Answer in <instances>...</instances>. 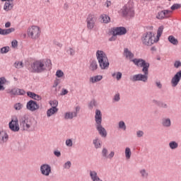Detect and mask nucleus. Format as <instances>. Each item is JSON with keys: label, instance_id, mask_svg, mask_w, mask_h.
<instances>
[{"label": "nucleus", "instance_id": "12", "mask_svg": "<svg viewBox=\"0 0 181 181\" xmlns=\"http://www.w3.org/2000/svg\"><path fill=\"white\" fill-rule=\"evenodd\" d=\"M40 172L43 176H49L52 173V167L49 164H43L40 166Z\"/></svg>", "mask_w": 181, "mask_h": 181}, {"label": "nucleus", "instance_id": "28", "mask_svg": "<svg viewBox=\"0 0 181 181\" xmlns=\"http://www.w3.org/2000/svg\"><path fill=\"white\" fill-rule=\"evenodd\" d=\"M97 69H98V64H97V61H92L89 66V70H90V71H95Z\"/></svg>", "mask_w": 181, "mask_h": 181}, {"label": "nucleus", "instance_id": "25", "mask_svg": "<svg viewBox=\"0 0 181 181\" xmlns=\"http://www.w3.org/2000/svg\"><path fill=\"white\" fill-rule=\"evenodd\" d=\"M100 21L102 23H110L111 18L107 14H102L100 16Z\"/></svg>", "mask_w": 181, "mask_h": 181}, {"label": "nucleus", "instance_id": "62", "mask_svg": "<svg viewBox=\"0 0 181 181\" xmlns=\"http://www.w3.org/2000/svg\"><path fill=\"white\" fill-rule=\"evenodd\" d=\"M57 86H59V81H55L54 82L53 88H54L57 87Z\"/></svg>", "mask_w": 181, "mask_h": 181}, {"label": "nucleus", "instance_id": "54", "mask_svg": "<svg viewBox=\"0 0 181 181\" xmlns=\"http://www.w3.org/2000/svg\"><path fill=\"white\" fill-rule=\"evenodd\" d=\"M113 100H114V101H116V102L119 101V100H120L119 93H117V94L115 95Z\"/></svg>", "mask_w": 181, "mask_h": 181}, {"label": "nucleus", "instance_id": "38", "mask_svg": "<svg viewBox=\"0 0 181 181\" xmlns=\"http://www.w3.org/2000/svg\"><path fill=\"white\" fill-rule=\"evenodd\" d=\"M14 67H16V69H22V67H23V62H16L14 63Z\"/></svg>", "mask_w": 181, "mask_h": 181}, {"label": "nucleus", "instance_id": "19", "mask_svg": "<svg viewBox=\"0 0 181 181\" xmlns=\"http://www.w3.org/2000/svg\"><path fill=\"white\" fill-rule=\"evenodd\" d=\"M96 129L98 131L100 135L103 136V138L107 136V130H105V128H104L101 124H96Z\"/></svg>", "mask_w": 181, "mask_h": 181}, {"label": "nucleus", "instance_id": "31", "mask_svg": "<svg viewBox=\"0 0 181 181\" xmlns=\"http://www.w3.org/2000/svg\"><path fill=\"white\" fill-rule=\"evenodd\" d=\"M168 40V42H170V43H171L172 45H174L175 46H176L179 43V41L177 40V39H176L173 35H170Z\"/></svg>", "mask_w": 181, "mask_h": 181}, {"label": "nucleus", "instance_id": "8", "mask_svg": "<svg viewBox=\"0 0 181 181\" xmlns=\"http://www.w3.org/2000/svg\"><path fill=\"white\" fill-rule=\"evenodd\" d=\"M8 128L13 132H18L21 128L19 127V119L17 117L12 119L11 121L8 123Z\"/></svg>", "mask_w": 181, "mask_h": 181}, {"label": "nucleus", "instance_id": "46", "mask_svg": "<svg viewBox=\"0 0 181 181\" xmlns=\"http://www.w3.org/2000/svg\"><path fill=\"white\" fill-rule=\"evenodd\" d=\"M179 8H181V5L179 4H175L171 6L172 11H175V9H179Z\"/></svg>", "mask_w": 181, "mask_h": 181}, {"label": "nucleus", "instance_id": "53", "mask_svg": "<svg viewBox=\"0 0 181 181\" xmlns=\"http://www.w3.org/2000/svg\"><path fill=\"white\" fill-rule=\"evenodd\" d=\"M115 155V153L114 151H111L109 155H107V159H112L114 158V156Z\"/></svg>", "mask_w": 181, "mask_h": 181}, {"label": "nucleus", "instance_id": "37", "mask_svg": "<svg viewBox=\"0 0 181 181\" xmlns=\"http://www.w3.org/2000/svg\"><path fill=\"white\" fill-rule=\"evenodd\" d=\"M169 146L170 149H177V148L179 146V144L176 141H170L169 143Z\"/></svg>", "mask_w": 181, "mask_h": 181}, {"label": "nucleus", "instance_id": "29", "mask_svg": "<svg viewBox=\"0 0 181 181\" xmlns=\"http://www.w3.org/2000/svg\"><path fill=\"white\" fill-rule=\"evenodd\" d=\"M162 125L163 127H165V128H169L170 125H172V122H170V118H164L162 120Z\"/></svg>", "mask_w": 181, "mask_h": 181}, {"label": "nucleus", "instance_id": "26", "mask_svg": "<svg viewBox=\"0 0 181 181\" xmlns=\"http://www.w3.org/2000/svg\"><path fill=\"white\" fill-rule=\"evenodd\" d=\"M90 176L93 181H103V180L98 177L97 172L95 171H90Z\"/></svg>", "mask_w": 181, "mask_h": 181}, {"label": "nucleus", "instance_id": "27", "mask_svg": "<svg viewBox=\"0 0 181 181\" xmlns=\"http://www.w3.org/2000/svg\"><path fill=\"white\" fill-rule=\"evenodd\" d=\"M59 111V109L51 107L47 111V117L49 118V117H52V115H54Z\"/></svg>", "mask_w": 181, "mask_h": 181}, {"label": "nucleus", "instance_id": "14", "mask_svg": "<svg viewBox=\"0 0 181 181\" xmlns=\"http://www.w3.org/2000/svg\"><path fill=\"white\" fill-rule=\"evenodd\" d=\"M1 2H5L4 9L6 12L11 11L13 8V0H0Z\"/></svg>", "mask_w": 181, "mask_h": 181}, {"label": "nucleus", "instance_id": "40", "mask_svg": "<svg viewBox=\"0 0 181 181\" xmlns=\"http://www.w3.org/2000/svg\"><path fill=\"white\" fill-rule=\"evenodd\" d=\"M49 104L52 108H57V105H59V102L57 100H52L49 102Z\"/></svg>", "mask_w": 181, "mask_h": 181}, {"label": "nucleus", "instance_id": "52", "mask_svg": "<svg viewBox=\"0 0 181 181\" xmlns=\"http://www.w3.org/2000/svg\"><path fill=\"white\" fill-rule=\"evenodd\" d=\"M112 36L109 38L110 42H114V40H117V35L114 34V33H112Z\"/></svg>", "mask_w": 181, "mask_h": 181}, {"label": "nucleus", "instance_id": "64", "mask_svg": "<svg viewBox=\"0 0 181 181\" xmlns=\"http://www.w3.org/2000/svg\"><path fill=\"white\" fill-rule=\"evenodd\" d=\"M80 111V107L79 106H77L76 107V112H76V117H77V114L78 112Z\"/></svg>", "mask_w": 181, "mask_h": 181}, {"label": "nucleus", "instance_id": "48", "mask_svg": "<svg viewBox=\"0 0 181 181\" xmlns=\"http://www.w3.org/2000/svg\"><path fill=\"white\" fill-rule=\"evenodd\" d=\"M71 167V162L70 161H67L64 165V169H70Z\"/></svg>", "mask_w": 181, "mask_h": 181}, {"label": "nucleus", "instance_id": "18", "mask_svg": "<svg viewBox=\"0 0 181 181\" xmlns=\"http://www.w3.org/2000/svg\"><path fill=\"white\" fill-rule=\"evenodd\" d=\"M26 121L30 127V129H33L36 127V124H37V122L33 117H26Z\"/></svg>", "mask_w": 181, "mask_h": 181}, {"label": "nucleus", "instance_id": "24", "mask_svg": "<svg viewBox=\"0 0 181 181\" xmlns=\"http://www.w3.org/2000/svg\"><path fill=\"white\" fill-rule=\"evenodd\" d=\"M77 117V112H67L65 113V119H73L74 117Z\"/></svg>", "mask_w": 181, "mask_h": 181}, {"label": "nucleus", "instance_id": "47", "mask_svg": "<svg viewBox=\"0 0 181 181\" xmlns=\"http://www.w3.org/2000/svg\"><path fill=\"white\" fill-rule=\"evenodd\" d=\"M66 146L71 147L73 146V140L69 139L66 140Z\"/></svg>", "mask_w": 181, "mask_h": 181}, {"label": "nucleus", "instance_id": "39", "mask_svg": "<svg viewBox=\"0 0 181 181\" xmlns=\"http://www.w3.org/2000/svg\"><path fill=\"white\" fill-rule=\"evenodd\" d=\"M102 156H103V158H104V159H107L108 156V150L107 148H103Z\"/></svg>", "mask_w": 181, "mask_h": 181}, {"label": "nucleus", "instance_id": "4", "mask_svg": "<svg viewBox=\"0 0 181 181\" xmlns=\"http://www.w3.org/2000/svg\"><path fill=\"white\" fill-rule=\"evenodd\" d=\"M124 54L126 57V59H128L129 60H130V62H132V63H134V66H136V64L139 63V64H141V63H144V62H146L145 59H138V58H135L134 59V54L132 53L131 51H129L128 49H124Z\"/></svg>", "mask_w": 181, "mask_h": 181}, {"label": "nucleus", "instance_id": "23", "mask_svg": "<svg viewBox=\"0 0 181 181\" xmlns=\"http://www.w3.org/2000/svg\"><path fill=\"white\" fill-rule=\"evenodd\" d=\"M103 80V75H97L95 76H92L90 78L89 81L94 84L95 83H98V81H101Z\"/></svg>", "mask_w": 181, "mask_h": 181}, {"label": "nucleus", "instance_id": "6", "mask_svg": "<svg viewBox=\"0 0 181 181\" xmlns=\"http://www.w3.org/2000/svg\"><path fill=\"white\" fill-rule=\"evenodd\" d=\"M95 22H97L95 14L89 13L86 18V26L88 30H93L95 28Z\"/></svg>", "mask_w": 181, "mask_h": 181}, {"label": "nucleus", "instance_id": "55", "mask_svg": "<svg viewBox=\"0 0 181 181\" xmlns=\"http://www.w3.org/2000/svg\"><path fill=\"white\" fill-rule=\"evenodd\" d=\"M54 155L55 156H57V158H60V156H62V153H60V151H54Z\"/></svg>", "mask_w": 181, "mask_h": 181}, {"label": "nucleus", "instance_id": "3", "mask_svg": "<svg viewBox=\"0 0 181 181\" xmlns=\"http://www.w3.org/2000/svg\"><path fill=\"white\" fill-rule=\"evenodd\" d=\"M141 42L145 46H152L156 42V40H153L152 32H148L142 35Z\"/></svg>", "mask_w": 181, "mask_h": 181}, {"label": "nucleus", "instance_id": "1", "mask_svg": "<svg viewBox=\"0 0 181 181\" xmlns=\"http://www.w3.org/2000/svg\"><path fill=\"white\" fill-rule=\"evenodd\" d=\"M136 64V67L142 68L141 71L142 73H144V74H135L130 78V80L132 81H142L143 83H146V81H148V76H149V66H151V64H149V62H147L146 61H144L141 64L137 63Z\"/></svg>", "mask_w": 181, "mask_h": 181}, {"label": "nucleus", "instance_id": "22", "mask_svg": "<svg viewBox=\"0 0 181 181\" xmlns=\"http://www.w3.org/2000/svg\"><path fill=\"white\" fill-rule=\"evenodd\" d=\"M12 32H15V28H8V29L0 28V35H1L2 36H6L7 35L12 33Z\"/></svg>", "mask_w": 181, "mask_h": 181}, {"label": "nucleus", "instance_id": "17", "mask_svg": "<svg viewBox=\"0 0 181 181\" xmlns=\"http://www.w3.org/2000/svg\"><path fill=\"white\" fill-rule=\"evenodd\" d=\"M20 126L23 127V131H30V127L26 121V117H23L21 118Z\"/></svg>", "mask_w": 181, "mask_h": 181}, {"label": "nucleus", "instance_id": "43", "mask_svg": "<svg viewBox=\"0 0 181 181\" xmlns=\"http://www.w3.org/2000/svg\"><path fill=\"white\" fill-rule=\"evenodd\" d=\"M56 76L57 77H58L59 78H60L61 77H63L64 76V73L62 72V70H58L56 72Z\"/></svg>", "mask_w": 181, "mask_h": 181}, {"label": "nucleus", "instance_id": "9", "mask_svg": "<svg viewBox=\"0 0 181 181\" xmlns=\"http://www.w3.org/2000/svg\"><path fill=\"white\" fill-rule=\"evenodd\" d=\"M122 13L124 16H134L135 15V11L134 8L129 5H126L122 8Z\"/></svg>", "mask_w": 181, "mask_h": 181}, {"label": "nucleus", "instance_id": "56", "mask_svg": "<svg viewBox=\"0 0 181 181\" xmlns=\"http://www.w3.org/2000/svg\"><path fill=\"white\" fill-rule=\"evenodd\" d=\"M136 136H138V138H141V136H144V132L138 131L136 132Z\"/></svg>", "mask_w": 181, "mask_h": 181}, {"label": "nucleus", "instance_id": "45", "mask_svg": "<svg viewBox=\"0 0 181 181\" xmlns=\"http://www.w3.org/2000/svg\"><path fill=\"white\" fill-rule=\"evenodd\" d=\"M158 107L160 108H168V104L163 102H160L158 103Z\"/></svg>", "mask_w": 181, "mask_h": 181}, {"label": "nucleus", "instance_id": "5", "mask_svg": "<svg viewBox=\"0 0 181 181\" xmlns=\"http://www.w3.org/2000/svg\"><path fill=\"white\" fill-rule=\"evenodd\" d=\"M28 35L30 39L36 40L40 36V28L36 25L31 26L28 29Z\"/></svg>", "mask_w": 181, "mask_h": 181}, {"label": "nucleus", "instance_id": "20", "mask_svg": "<svg viewBox=\"0 0 181 181\" xmlns=\"http://www.w3.org/2000/svg\"><path fill=\"white\" fill-rule=\"evenodd\" d=\"M10 94L11 95H23L25 90L23 89L13 88L10 90Z\"/></svg>", "mask_w": 181, "mask_h": 181}, {"label": "nucleus", "instance_id": "32", "mask_svg": "<svg viewBox=\"0 0 181 181\" xmlns=\"http://www.w3.org/2000/svg\"><path fill=\"white\" fill-rule=\"evenodd\" d=\"M166 18L168 17L166 16L164 10L159 11L156 16V18L159 19L160 21H162V19H166Z\"/></svg>", "mask_w": 181, "mask_h": 181}, {"label": "nucleus", "instance_id": "57", "mask_svg": "<svg viewBox=\"0 0 181 181\" xmlns=\"http://www.w3.org/2000/svg\"><path fill=\"white\" fill-rule=\"evenodd\" d=\"M6 83V78L4 77L0 78V84L2 86V84H5Z\"/></svg>", "mask_w": 181, "mask_h": 181}, {"label": "nucleus", "instance_id": "63", "mask_svg": "<svg viewBox=\"0 0 181 181\" xmlns=\"http://www.w3.org/2000/svg\"><path fill=\"white\" fill-rule=\"evenodd\" d=\"M5 28H11V22L6 23Z\"/></svg>", "mask_w": 181, "mask_h": 181}, {"label": "nucleus", "instance_id": "51", "mask_svg": "<svg viewBox=\"0 0 181 181\" xmlns=\"http://www.w3.org/2000/svg\"><path fill=\"white\" fill-rule=\"evenodd\" d=\"M11 46L12 47H13V49H15L16 47H18V40H13L11 42Z\"/></svg>", "mask_w": 181, "mask_h": 181}, {"label": "nucleus", "instance_id": "33", "mask_svg": "<svg viewBox=\"0 0 181 181\" xmlns=\"http://www.w3.org/2000/svg\"><path fill=\"white\" fill-rule=\"evenodd\" d=\"M112 76L113 77V78H116V80H117V81H119V80H121V78H122V73L121 72H113L112 74Z\"/></svg>", "mask_w": 181, "mask_h": 181}, {"label": "nucleus", "instance_id": "10", "mask_svg": "<svg viewBox=\"0 0 181 181\" xmlns=\"http://www.w3.org/2000/svg\"><path fill=\"white\" fill-rule=\"evenodd\" d=\"M26 108L28 110V111H31V112H35V111H37L39 108H40V106L36 103L35 100H29L27 103Z\"/></svg>", "mask_w": 181, "mask_h": 181}, {"label": "nucleus", "instance_id": "42", "mask_svg": "<svg viewBox=\"0 0 181 181\" xmlns=\"http://www.w3.org/2000/svg\"><path fill=\"white\" fill-rule=\"evenodd\" d=\"M119 128H120V129H124V131H125V129H127V126H125V122L122 121L119 122Z\"/></svg>", "mask_w": 181, "mask_h": 181}, {"label": "nucleus", "instance_id": "30", "mask_svg": "<svg viewBox=\"0 0 181 181\" xmlns=\"http://www.w3.org/2000/svg\"><path fill=\"white\" fill-rule=\"evenodd\" d=\"M163 29H165L163 25H161L158 28V29L157 30L156 42H159V39H160V36H162V33H163Z\"/></svg>", "mask_w": 181, "mask_h": 181}, {"label": "nucleus", "instance_id": "41", "mask_svg": "<svg viewBox=\"0 0 181 181\" xmlns=\"http://www.w3.org/2000/svg\"><path fill=\"white\" fill-rule=\"evenodd\" d=\"M23 107V105H22L21 103H18L16 105H14V108L16 110V111H19L20 110H22Z\"/></svg>", "mask_w": 181, "mask_h": 181}, {"label": "nucleus", "instance_id": "60", "mask_svg": "<svg viewBox=\"0 0 181 181\" xmlns=\"http://www.w3.org/2000/svg\"><path fill=\"white\" fill-rule=\"evenodd\" d=\"M156 84L158 88H162V83H160V81H157L156 83Z\"/></svg>", "mask_w": 181, "mask_h": 181}, {"label": "nucleus", "instance_id": "36", "mask_svg": "<svg viewBox=\"0 0 181 181\" xmlns=\"http://www.w3.org/2000/svg\"><path fill=\"white\" fill-rule=\"evenodd\" d=\"M124 153H125L126 159H131L132 153H131V148H129V147H127L125 148Z\"/></svg>", "mask_w": 181, "mask_h": 181}, {"label": "nucleus", "instance_id": "49", "mask_svg": "<svg viewBox=\"0 0 181 181\" xmlns=\"http://www.w3.org/2000/svg\"><path fill=\"white\" fill-rule=\"evenodd\" d=\"M94 107H95V100H92L90 102V103L88 104V107L90 110H93V108H94Z\"/></svg>", "mask_w": 181, "mask_h": 181}, {"label": "nucleus", "instance_id": "58", "mask_svg": "<svg viewBox=\"0 0 181 181\" xmlns=\"http://www.w3.org/2000/svg\"><path fill=\"white\" fill-rule=\"evenodd\" d=\"M68 93H69V90H67L66 89L63 88L62 92L61 93V95H66V94H68Z\"/></svg>", "mask_w": 181, "mask_h": 181}, {"label": "nucleus", "instance_id": "34", "mask_svg": "<svg viewBox=\"0 0 181 181\" xmlns=\"http://www.w3.org/2000/svg\"><path fill=\"white\" fill-rule=\"evenodd\" d=\"M93 144L95 145V148L98 149V148L101 147V141L98 138H96L93 140Z\"/></svg>", "mask_w": 181, "mask_h": 181}, {"label": "nucleus", "instance_id": "2", "mask_svg": "<svg viewBox=\"0 0 181 181\" xmlns=\"http://www.w3.org/2000/svg\"><path fill=\"white\" fill-rule=\"evenodd\" d=\"M96 59L101 70H108V67H110V61L108 60L107 54H105L104 51L98 50L96 52Z\"/></svg>", "mask_w": 181, "mask_h": 181}, {"label": "nucleus", "instance_id": "11", "mask_svg": "<svg viewBox=\"0 0 181 181\" xmlns=\"http://www.w3.org/2000/svg\"><path fill=\"white\" fill-rule=\"evenodd\" d=\"M112 33H114L116 36H122L127 33V28L124 27L112 28Z\"/></svg>", "mask_w": 181, "mask_h": 181}, {"label": "nucleus", "instance_id": "21", "mask_svg": "<svg viewBox=\"0 0 181 181\" xmlns=\"http://www.w3.org/2000/svg\"><path fill=\"white\" fill-rule=\"evenodd\" d=\"M27 95L30 97V98H33V100H36L37 101H40V100H42V96L33 92H30V91L27 92Z\"/></svg>", "mask_w": 181, "mask_h": 181}, {"label": "nucleus", "instance_id": "7", "mask_svg": "<svg viewBox=\"0 0 181 181\" xmlns=\"http://www.w3.org/2000/svg\"><path fill=\"white\" fill-rule=\"evenodd\" d=\"M31 66L35 73H42V71L46 70V66H45V61L43 60L35 62Z\"/></svg>", "mask_w": 181, "mask_h": 181}, {"label": "nucleus", "instance_id": "61", "mask_svg": "<svg viewBox=\"0 0 181 181\" xmlns=\"http://www.w3.org/2000/svg\"><path fill=\"white\" fill-rule=\"evenodd\" d=\"M105 6H107V8H109L110 6H111V1H107L105 4Z\"/></svg>", "mask_w": 181, "mask_h": 181}, {"label": "nucleus", "instance_id": "15", "mask_svg": "<svg viewBox=\"0 0 181 181\" xmlns=\"http://www.w3.org/2000/svg\"><path fill=\"white\" fill-rule=\"evenodd\" d=\"M95 121L96 125L100 124L103 122V114L101 113V111L98 109L95 110Z\"/></svg>", "mask_w": 181, "mask_h": 181}, {"label": "nucleus", "instance_id": "16", "mask_svg": "<svg viewBox=\"0 0 181 181\" xmlns=\"http://www.w3.org/2000/svg\"><path fill=\"white\" fill-rule=\"evenodd\" d=\"M181 78V70L174 76V77L171 80V83L173 84V87H176L177 84H179V81H180Z\"/></svg>", "mask_w": 181, "mask_h": 181}, {"label": "nucleus", "instance_id": "35", "mask_svg": "<svg viewBox=\"0 0 181 181\" xmlns=\"http://www.w3.org/2000/svg\"><path fill=\"white\" fill-rule=\"evenodd\" d=\"M140 174L141 175V177H143V179H148V176H149V174L145 169L141 170Z\"/></svg>", "mask_w": 181, "mask_h": 181}, {"label": "nucleus", "instance_id": "59", "mask_svg": "<svg viewBox=\"0 0 181 181\" xmlns=\"http://www.w3.org/2000/svg\"><path fill=\"white\" fill-rule=\"evenodd\" d=\"M69 53L71 56H74L75 51L73 48H69Z\"/></svg>", "mask_w": 181, "mask_h": 181}, {"label": "nucleus", "instance_id": "13", "mask_svg": "<svg viewBox=\"0 0 181 181\" xmlns=\"http://www.w3.org/2000/svg\"><path fill=\"white\" fill-rule=\"evenodd\" d=\"M8 139L9 136L8 135V133H6L4 129L0 130V145L6 144Z\"/></svg>", "mask_w": 181, "mask_h": 181}, {"label": "nucleus", "instance_id": "50", "mask_svg": "<svg viewBox=\"0 0 181 181\" xmlns=\"http://www.w3.org/2000/svg\"><path fill=\"white\" fill-rule=\"evenodd\" d=\"M174 67H175V69H179V67H181V62L175 61L174 63Z\"/></svg>", "mask_w": 181, "mask_h": 181}, {"label": "nucleus", "instance_id": "44", "mask_svg": "<svg viewBox=\"0 0 181 181\" xmlns=\"http://www.w3.org/2000/svg\"><path fill=\"white\" fill-rule=\"evenodd\" d=\"M8 52H9V47H4L1 49V53L2 54L8 53Z\"/></svg>", "mask_w": 181, "mask_h": 181}]
</instances>
